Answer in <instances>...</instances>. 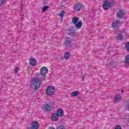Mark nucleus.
I'll return each instance as SVG.
<instances>
[{
    "label": "nucleus",
    "instance_id": "1",
    "mask_svg": "<svg viewBox=\"0 0 129 129\" xmlns=\"http://www.w3.org/2000/svg\"><path fill=\"white\" fill-rule=\"evenodd\" d=\"M47 73H48V69L46 67H43L40 69V75L42 76V77L40 78L39 74L36 75V76H38L39 77H34L31 79L30 82V86L31 88H33L34 90H38L40 87H41V85H42V81H45L46 79L44 77L45 75H47Z\"/></svg>",
    "mask_w": 129,
    "mask_h": 129
},
{
    "label": "nucleus",
    "instance_id": "2",
    "mask_svg": "<svg viewBox=\"0 0 129 129\" xmlns=\"http://www.w3.org/2000/svg\"><path fill=\"white\" fill-rule=\"evenodd\" d=\"M103 4V9L107 11L108 9H110V8H112L113 6H114V3L115 2L114 0H104Z\"/></svg>",
    "mask_w": 129,
    "mask_h": 129
},
{
    "label": "nucleus",
    "instance_id": "3",
    "mask_svg": "<svg viewBox=\"0 0 129 129\" xmlns=\"http://www.w3.org/2000/svg\"><path fill=\"white\" fill-rule=\"evenodd\" d=\"M53 107H54V103L52 102H50L49 103L43 105V108L45 111H51Z\"/></svg>",
    "mask_w": 129,
    "mask_h": 129
},
{
    "label": "nucleus",
    "instance_id": "4",
    "mask_svg": "<svg viewBox=\"0 0 129 129\" xmlns=\"http://www.w3.org/2000/svg\"><path fill=\"white\" fill-rule=\"evenodd\" d=\"M84 9V5L81 3H78L74 6V10L76 12H80Z\"/></svg>",
    "mask_w": 129,
    "mask_h": 129
},
{
    "label": "nucleus",
    "instance_id": "5",
    "mask_svg": "<svg viewBox=\"0 0 129 129\" xmlns=\"http://www.w3.org/2000/svg\"><path fill=\"white\" fill-rule=\"evenodd\" d=\"M72 39L69 37H67L64 42V45L66 48L71 47L72 46Z\"/></svg>",
    "mask_w": 129,
    "mask_h": 129
},
{
    "label": "nucleus",
    "instance_id": "6",
    "mask_svg": "<svg viewBox=\"0 0 129 129\" xmlns=\"http://www.w3.org/2000/svg\"><path fill=\"white\" fill-rule=\"evenodd\" d=\"M55 93V88L52 86H49L47 88L46 93L47 95L51 96L53 95Z\"/></svg>",
    "mask_w": 129,
    "mask_h": 129
},
{
    "label": "nucleus",
    "instance_id": "7",
    "mask_svg": "<svg viewBox=\"0 0 129 129\" xmlns=\"http://www.w3.org/2000/svg\"><path fill=\"white\" fill-rule=\"evenodd\" d=\"M124 12L121 10H120L118 12L116 13V17L118 20H121L124 18Z\"/></svg>",
    "mask_w": 129,
    "mask_h": 129
},
{
    "label": "nucleus",
    "instance_id": "8",
    "mask_svg": "<svg viewBox=\"0 0 129 129\" xmlns=\"http://www.w3.org/2000/svg\"><path fill=\"white\" fill-rule=\"evenodd\" d=\"M39 122L37 121H34L31 123V126L28 128V129H38L39 128Z\"/></svg>",
    "mask_w": 129,
    "mask_h": 129
},
{
    "label": "nucleus",
    "instance_id": "9",
    "mask_svg": "<svg viewBox=\"0 0 129 129\" xmlns=\"http://www.w3.org/2000/svg\"><path fill=\"white\" fill-rule=\"evenodd\" d=\"M116 66V62L114 60H111L109 62V64L108 66V68L109 69H111V68H114Z\"/></svg>",
    "mask_w": 129,
    "mask_h": 129
},
{
    "label": "nucleus",
    "instance_id": "10",
    "mask_svg": "<svg viewBox=\"0 0 129 129\" xmlns=\"http://www.w3.org/2000/svg\"><path fill=\"white\" fill-rule=\"evenodd\" d=\"M68 35L71 37H76V32H75V30L68 29Z\"/></svg>",
    "mask_w": 129,
    "mask_h": 129
},
{
    "label": "nucleus",
    "instance_id": "11",
    "mask_svg": "<svg viewBox=\"0 0 129 129\" xmlns=\"http://www.w3.org/2000/svg\"><path fill=\"white\" fill-rule=\"evenodd\" d=\"M121 24H122V22L120 20H116L112 24V26L113 28H116V27H117L119 25H120Z\"/></svg>",
    "mask_w": 129,
    "mask_h": 129
},
{
    "label": "nucleus",
    "instance_id": "12",
    "mask_svg": "<svg viewBox=\"0 0 129 129\" xmlns=\"http://www.w3.org/2000/svg\"><path fill=\"white\" fill-rule=\"evenodd\" d=\"M114 101L115 103H117V102H119V101H121V96L120 95H116L115 96L114 98Z\"/></svg>",
    "mask_w": 129,
    "mask_h": 129
},
{
    "label": "nucleus",
    "instance_id": "13",
    "mask_svg": "<svg viewBox=\"0 0 129 129\" xmlns=\"http://www.w3.org/2000/svg\"><path fill=\"white\" fill-rule=\"evenodd\" d=\"M51 119L53 121H57L59 119V117L57 116V114L56 113H53L51 115Z\"/></svg>",
    "mask_w": 129,
    "mask_h": 129
},
{
    "label": "nucleus",
    "instance_id": "14",
    "mask_svg": "<svg viewBox=\"0 0 129 129\" xmlns=\"http://www.w3.org/2000/svg\"><path fill=\"white\" fill-rule=\"evenodd\" d=\"M57 116H63L64 115V111L62 109H58L56 111Z\"/></svg>",
    "mask_w": 129,
    "mask_h": 129
},
{
    "label": "nucleus",
    "instance_id": "15",
    "mask_svg": "<svg viewBox=\"0 0 129 129\" xmlns=\"http://www.w3.org/2000/svg\"><path fill=\"white\" fill-rule=\"evenodd\" d=\"M29 63L32 66H36L37 65V61L34 58H31L29 60Z\"/></svg>",
    "mask_w": 129,
    "mask_h": 129
},
{
    "label": "nucleus",
    "instance_id": "16",
    "mask_svg": "<svg viewBox=\"0 0 129 129\" xmlns=\"http://www.w3.org/2000/svg\"><path fill=\"white\" fill-rule=\"evenodd\" d=\"M75 25V27L77 28V29H81V27H82V22L79 21L78 23H77Z\"/></svg>",
    "mask_w": 129,
    "mask_h": 129
},
{
    "label": "nucleus",
    "instance_id": "17",
    "mask_svg": "<svg viewBox=\"0 0 129 129\" xmlns=\"http://www.w3.org/2000/svg\"><path fill=\"white\" fill-rule=\"evenodd\" d=\"M115 38L117 40H123V35H122V34H118L117 35V36H116Z\"/></svg>",
    "mask_w": 129,
    "mask_h": 129
},
{
    "label": "nucleus",
    "instance_id": "18",
    "mask_svg": "<svg viewBox=\"0 0 129 129\" xmlns=\"http://www.w3.org/2000/svg\"><path fill=\"white\" fill-rule=\"evenodd\" d=\"M78 20H79V18H78V17H74L72 20V23L73 24H75V25L77 24V23H78Z\"/></svg>",
    "mask_w": 129,
    "mask_h": 129
},
{
    "label": "nucleus",
    "instance_id": "19",
    "mask_svg": "<svg viewBox=\"0 0 129 129\" xmlns=\"http://www.w3.org/2000/svg\"><path fill=\"white\" fill-rule=\"evenodd\" d=\"M79 94H80V92L75 91L71 93V96H77V95H79Z\"/></svg>",
    "mask_w": 129,
    "mask_h": 129
},
{
    "label": "nucleus",
    "instance_id": "20",
    "mask_svg": "<svg viewBox=\"0 0 129 129\" xmlns=\"http://www.w3.org/2000/svg\"><path fill=\"white\" fill-rule=\"evenodd\" d=\"M70 53L68 52H66L64 54V57L66 59H69L70 58Z\"/></svg>",
    "mask_w": 129,
    "mask_h": 129
},
{
    "label": "nucleus",
    "instance_id": "21",
    "mask_svg": "<svg viewBox=\"0 0 129 129\" xmlns=\"http://www.w3.org/2000/svg\"><path fill=\"white\" fill-rule=\"evenodd\" d=\"M125 62L126 64H129V54L127 55L125 57Z\"/></svg>",
    "mask_w": 129,
    "mask_h": 129
},
{
    "label": "nucleus",
    "instance_id": "22",
    "mask_svg": "<svg viewBox=\"0 0 129 129\" xmlns=\"http://www.w3.org/2000/svg\"><path fill=\"white\" fill-rule=\"evenodd\" d=\"M49 9V6H44L42 8V13H45L47 10Z\"/></svg>",
    "mask_w": 129,
    "mask_h": 129
},
{
    "label": "nucleus",
    "instance_id": "23",
    "mask_svg": "<svg viewBox=\"0 0 129 129\" xmlns=\"http://www.w3.org/2000/svg\"><path fill=\"white\" fill-rule=\"evenodd\" d=\"M64 15H65V10H62L60 12L59 16L60 17H64Z\"/></svg>",
    "mask_w": 129,
    "mask_h": 129
},
{
    "label": "nucleus",
    "instance_id": "24",
    "mask_svg": "<svg viewBox=\"0 0 129 129\" xmlns=\"http://www.w3.org/2000/svg\"><path fill=\"white\" fill-rule=\"evenodd\" d=\"M56 129H66V128L64 126L60 125L57 126Z\"/></svg>",
    "mask_w": 129,
    "mask_h": 129
},
{
    "label": "nucleus",
    "instance_id": "25",
    "mask_svg": "<svg viewBox=\"0 0 129 129\" xmlns=\"http://www.w3.org/2000/svg\"><path fill=\"white\" fill-rule=\"evenodd\" d=\"M125 47H126V51H129V42H127L126 43Z\"/></svg>",
    "mask_w": 129,
    "mask_h": 129
},
{
    "label": "nucleus",
    "instance_id": "26",
    "mask_svg": "<svg viewBox=\"0 0 129 129\" xmlns=\"http://www.w3.org/2000/svg\"><path fill=\"white\" fill-rule=\"evenodd\" d=\"M6 0H0V6L1 5H6Z\"/></svg>",
    "mask_w": 129,
    "mask_h": 129
},
{
    "label": "nucleus",
    "instance_id": "27",
    "mask_svg": "<svg viewBox=\"0 0 129 129\" xmlns=\"http://www.w3.org/2000/svg\"><path fill=\"white\" fill-rule=\"evenodd\" d=\"M126 108H127V110H128L129 111V101L126 102Z\"/></svg>",
    "mask_w": 129,
    "mask_h": 129
},
{
    "label": "nucleus",
    "instance_id": "28",
    "mask_svg": "<svg viewBox=\"0 0 129 129\" xmlns=\"http://www.w3.org/2000/svg\"><path fill=\"white\" fill-rule=\"evenodd\" d=\"M15 73H18L19 72V67H16L15 69Z\"/></svg>",
    "mask_w": 129,
    "mask_h": 129
},
{
    "label": "nucleus",
    "instance_id": "29",
    "mask_svg": "<svg viewBox=\"0 0 129 129\" xmlns=\"http://www.w3.org/2000/svg\"><path fill=\"white\" fill-rule=\"evenodd\" d=\"M115 129H121V127L120 125H117Z\"/></svg>",
    "mask_w": 129,
    "mask_h": 129
},
{
    "label": "nucleus",
    "instance_id": "30",
    "mask_svg": "<svg viewBox=\"0 0 129 129\" xmlns=\"http://www.w3.org/2000/svg\"><path fill=\"white\" fill-rule=\"evenodd\" d=\"M48 129H55V128L53 126L49 127Z\"/></svg>",
    "mask_w": 129,
    "mask_h": 129
},
{
    "label": "nucleus",
    "instance_id": "31",
    "mask_svg": "<svg viewBox=\"0 0 129 129\" xmlns=\"http://www.w3.org/2000/svg\"><path fill=\"white\" fill-rule=\"evenodd\" d=\"M83 81H84V78H83Z\"/></svg>",
    "mask_w": 129,
    "mask_h": 129
},
{
    "label": "nucleus",
    "instance_id": "32",
    "mask_svg": "<svg viewBox=\"0 0 129 129\" xmlns=\"http://www.w3.org/2000/svg\"><path fill=\"white\" fill-rule=\"evenodd\" d=\"M121 91H122V93H123V90H122Z\"/></svg>",
    "mask_w": 129,
    "mask_h": 129
}]
</instances>
